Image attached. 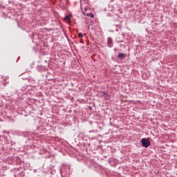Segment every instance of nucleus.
<instances>
[{
  "label": "nucleus",
  "mask_w": 177,
  "mask_h": 177,
  "mask_svg": "<svg viewBox=\"0 0 177 177\" xmlns=\"http://www.w3.org/2000/svg\"><path fill=\"white\" fill-rule=\"evenodd\" d=\"M141 143L144 147H149V146H150V140L147 138H142L141 140Z\"/></svg>",
  "instance_id": "nucleus-1"
},
{
  "label": "nucleus",
  "mask_w": 177,
  "mask_h": 177,
  "mask_svg": "<svg viewBox=\"0 0 177 177\" xmlns=\"http://www.w3.org/2000/svg\"><path fill=\"white\" fill-rule=\"evenodd\" d=\"M107 42L109 48H113V39L111 37L108 38Z\"/></svg>",
  "instance_id": "nucleus-2"
},
{
  "label": "nucleus",
  "mask_w": 177,
  "mask_h": 177,
  "mask_svg": "<svg viewBox=\"0 0 177 177\" xmlns=\"http://www.w3.org/2000/svg\"><path fill=\"white\" fill-rule=\"evenodd\" d=\"M118 57V59H120V60H122V59H124V57H125V54H124L122 53H119Z\"/></svg>",
  "instance_id": "nucleus-3"
},
{
  "label": "nucleus",
  "mask_w": 177,
  "mask_h": 177,
  "mask_svg": "<svg viewBox=\"0 0 177 177\" xmlns=\"http://www.w3.org/2000/svg\"><path fill=\"white\" fill-rule=\"evenodd\" d=\"M102 93L104 97H105V100H107V99L109 97V93H106L105 91H103Z\"/></svg>",
  "instance_id": "nucleus-4"
},
{
  "label": "nucleus",
  "mask_w": 177,
  "mask_h": 177,
  "mask_svg": "<svg viewBox=\"0 0 177 177\" xmlns=\"http://www.w3.org/2000/svg\"><path fill=\"white\" fill-rule=\"evenodd\" d=\"M116 42L117 44H120L121 42H124V40L121 39V37H117Z\"/></svg>",
  "instance_id": "nucleus-5"
},
{
  "label": "nucleus",
  "mask_w": 177,
  "mask_h": 177,
  "mask_svg": "<svg viewBox=\"0 0 177 177\" xmlns=\"http://www.w3.org/2000/svg\"><path fill=\"white\" fill-rule=\"evenodd\" d=\"M37 70H38V71H40V72L44 71V66H37Z\"/></svg>",
  "instance_id": "nucleus-6"
},
{
  "label": "nucleus",
  "mask_w": 177,
  "mask_h": 177,
  "mask_svg": "<svg viewBox=\"0 0 177 177\" xmlns=\"http://www.w3.org/2000/svg\"><path fill=\"white\" fill-rule=\"evenodd\" d=\"M86 16H88V17H91L92 19H93V17H95V15H93V13H92V12L87 13Z\"/></svg>",
  "instance_id": "nucleus-7"
},
{
  "label": "nucleus",
  "mask_w": 177,
  "mask_h": 177,
  "mask_svg": "<svg viewBox=\"0 0 177 177\" xmlns=\"http://www.w3.org/2000/svg\"><path fill=\"white\" fill-rule=\"evenodd\" d=\"M115 27L118 28L119 30H121V28H122V25L121 24H116L115 25Z\"/></svg>",
  "instance_id": "nucleus-8"
},
{
  "label": "nucleus",
  "mask_w": 177,
  "mask_h": 177,
  "mask_svg": "<svg viewBox=\"0 0 177 177\" xmlns=\"http://www.w3.org/2000/svg\"><path fill=\"white\" fill-rule=\"evenodd\" d=\"M78 37H79V38H82V37H84V35H82V32H80V33L78 34Z\"/></svg>",
  "instance_id": "nucleus-9"
},
{
  "label": "nucleus",
  "mask_w": 177,
  "mask_h": 177,
  "mask_svg": "<svg viewBox=\"0 0 177 177\" xmlns=\"http://www.w3.org/2000/svg\"><path fill=\"white\" fill-rule=\"evenodd\" d=\"M95 24V22L93 21H90V26H93Z\"/></svg>",
  "instance_id": "nucleus-10"
},
{
  "label": "nucleus",
  "mask_w": 177,
  "mask_h": 177,
  "mask_svg": "<svg viewBox=\"0 0 177 177\" xmlns=\"http://www.w3.org/2000/svg\"><path fill=\"white\" fill-rule=\"evenodd\" d=\"M65 19H66V20H70V17L66 16V17H65Z\"/></svg>",
  "instance_id": "nucleus-11"
},
{
  "label": "nucleus",
  "mask_w": 177,
  "mask_h": 177,
  "mask_svg": "<svg viewBox=\"0 0 177 177\" xmlns=\"http://www.w3.org/2000/svg\"><path fill=\"white\" fill-rule=\"evenodd\" d=\"M2 9H3V7H2V6H0V12L1 10H2Z\"/></svg>",
  "instance_id": "nucleus-12"
},
{
  "label": "nucleus",
  "mask_w": 177,
  "mask_h": 177,
  "mask_svg": "<svg viewBox=\"0 0 177 177\" xmlns=\"http://www.w3.org/2000/svg\"><path fill=\"white\" fill-rule=\"evenodd\" d=\"M90 110H92V106H89Z\"/></svg>",
  "instance_id": "nucleus-13"
},
{
  "label": "nucleus",
  "mask_w": 177,
  "mask_h": 177,
  "mask_svg": "<svg viewBox=\"0 0 177 177\" xmlns=\"http://www.w3.org/2000/svg\"><path fill=\"white\" fill-rule=\"evenodd\" d=\"M115 31L118 32V28H116V29H115Z\"/></svg>",
  "instance_id": "nucleus-14"
}]
</instances>
